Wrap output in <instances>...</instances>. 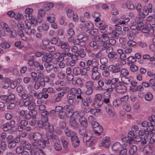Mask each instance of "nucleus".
Instances as JSON below:
<instances>
[{
    "instance_id": "1",
    "label": "nucleus",
    "mask_w": 155,
    "mask_h": 155,
    "mask_svg": "<svg viewBox=\"0 0 155 155\" xmlns=\"http://www.w3.org/2000/svg\"><path fill=\"white\" fill-rule=\"evenodd\" d=\"M33 139L34 142H33L32 145L35 147H39L42 149H44L48 143V140H44L42 134L38 132L34 133Z\"/></svg>"
},
{
    "instance_id": "2",
    "label": "nucleus",
    "mask_w": 155,
    "mask_h": 155,
    "mask_svg": "<svg viewBox=\"0 0 155 155\" xmlns=\"http://www.w3.org/2000/svg\"><path fill=\"white\" fill-rule=\"evenodd\" d=\"M47 137L48 140H51L53 142L54 149L57 151L62 150V146L58 137L54 134H48Z\"/></svg>"
},
{
    "instance_id": "3",
    "label": "nucleus",
    "mask_w": 155,
    "mask_h": 155,
    "mask_svg": "<svg viewBox=\"0 0 155 155\" xmlns=\"http://www.w3.org/2000/svg\"><path fill=\"white\" fill-rule=\"evenodd\" d=\"M100 41L101 37L99 35H95L92 41L89 43V45L94 50H99Z\"/></svg>"
},
{
    "instance_id": "4",
    "label": "nucleus",
    "mask_w": 155,
    "mask_h": 155,
    "mask_svg": "<svg viewBox=\"0 0 155 155\" xmlns=\"http://www.w3.org/2000/svg\"><path fill=\"white\" fill-rule=\"evenodd\" d=\"M103 99L100 94H96L94 99V106L95 108H98L103 104Z\"/></svg>"
},
{
    "instance_id": "5",
    "label": "nucleus",
    "mask_w": 155,
    "mask_h": 155,
    "mask_svg": "<svg viewBox=\"0 0 155 155\" xmlns=\"http://www.w3.org/2000/svg\"><path fill=\"white\" fill-rule=\"evenodd\" d=\"M122 66L119 63H116L114 65H111L109 66L108 69L113 73H116L120 72V69Z\"/></svg>"
},
{
    "instance_id": "6",
    "label": "nucleus",
    "mask_w": 155,
    "mask_h": 155,
    "mask_svg": "<svg viewBox=\"0 0 155 155\" xmlns=\"http://www.w3.org/2000/svg\"><path fill=\"white\" fill-rule=\"evenodd\" d=\"M119 84L117 85L115 88L116 91L120 94H123L125 93L127 91V87L121 82L120 81L119 82Z\"/></svg>"
},
{
    "instance_id": "7",
    "label": "nucleus",
    "mask_w": 155,
    "mask_h": 155,
    "mask_svg": "<svg viewBox=\"0 0 155 155\" xmlns=\"http://www.w3.org/2000/svg\"><path fill=\"white\" fill-rule=\"evenodd\" d=\"M6 141L8 144V147L9 148H12L15 147L16 144L14 141L13 136L10 135L6 137Z\"/></svg>"
},
{
    "instance_id": "8",
    "label": "nucleus",
    "mask_w": 155,
    "mask_h": 155,
    "mask_svg": "<svg viewBox=\"0 0 155 155\" xmlns=\"http://www.w3.org/2000/svg\"><path fill=\"white\" fill-rule=\"evenodd\" d=\"M148 7L145 6L142 10L141 16L143 18H144L145 16L147 15L149 12L151 13L152 12V5L150 3L148 4Z\"/></svg>"
},
{
    "instance_id": "9",
    "label": "nucleus",
    "mask_w": 155,
    "mask_h": 155,
    "mask_svg": "<svg viewBox=\"0 0 155 155\" xmlns=\"http://www.w3.org/2000/svg\"><path fill=\"white\" fill-rule=\"evenodd\" d=\"M69 124L70 127L73 129L78 130L79 127L78 124V123L74 117L71 118L69 120Z\"/></svg>"
},
{
    "instance_id": "10",
    "label": "nucleus",
    "mask_w": 155,
    "mask_h": 155,
    "mask_svg": "<svg viewBox=\"0 0 155 155\" xmlns=\"http://www.w3.org/2000/svg\"><path fill=\"white\" fill-rule=\"evenodd\" d=\"M33 9L31 8H27L25 10V13L23 18L27 20H31L32 18V13Z\"/></svg>"
},
{
    "instance_id": "11",
    "label": "nucleus",
    "mask_w": 155,
    "mask_h": 155,
    "mask_svg": "<svg viewBox=\"0 0 155 155\" xmlns=\"http://www.w3.org/2000/svg\"><path fill=\"white\" fill-rule=\"evenodd\" d=\"M48 121L39 120L37 122V125L39 127L48 129L49 126V124Z\"/></svg>"
},
{
    "instance_id": "12",
    "label": "nucleus",
    "mask_w": 155,
    "mask_h": 155,
    "mask_svg": "<svg viewBox=\"0 0 155 155\" xmlns=\"http://www.w3.org/2000/svg\"><path fill=\"white\" fill-rule=\"evenodd\" d=\"M72 144L74 147L78 146L80 144V140L78 137L75 134H73L71 137Z\"/></svg>"
},
{
    "instance_id": "13",
    "label": "nucleus",
    "mask_w": 155,
    "mask_h": 155,
    "mask_svg": "<svg viewBox=\"0 0 155 155\" xmlns=\"http://www.w3.org/2000/svg\"><path fill=\"white\" fill-rule=\"evenodd\" d=\"M61 48L63 50V53L69 52L70 50V46L68 43L61 41L60 42Z\"/></svg>"
},
{
    "instance_id": "14",
    "label": "nucleus",
    "mask_w": 155,
    "mask_h": 155,
    "mask_svg": "<svg viewBox=\"0 0 155 155\" xmlns=\"http://www.w3.org/2000/svg\"><path fill=\"white\" fill-rule=\"evenodd\" d=\"M74 56L73 54L71 52L64 53V58L63 60V61L65 63L66 65H67L68 62H70L71 59L73 58Z\"/></svg>"
},
{
    "instance_id": "15",
    "label": "nucleus",
    "mask_w": 155,
    "mask_h": 155,
    "mask_svg": "<svg viewBox=\"0 0 155 155\" xmlns=\"http://www.w3.org/2000/svg\"><path fill=\"white\" fill-rule=\"evenodd\" d=\"M143 151V155H152L153 152L152 148L150 145H147L144 147Z\"/></svg>"
},
{
    "instance_id": "16",
    "label": "nucleus",
    "mask_w": 155,
    "mask_h": 155,
    "mask_svg": "<svg viewBox=\"0 0 155 155\" xmlns=\"http://www.w3.org/2000/svg\"><path fill=\"white\" fill-rule=\"evenodd\" d=\"M106 110L110 117H114L115 116V113L111 104H107L106 107Z\"/></svg>"
},
{
    "instance_id": "17",
    "label": "nucleus",
    "mask_w": 155,
    "mask_h": 155,
    "mask_svg": "<svg viewBox=\"0 0 155 155\" xmlns=\"http://www.w3.org/2000/svg\"><path fill=\"white\" fill-rule=\"evenodd\" d=\"M85 113L83 111H76L74 112V116H75L76 119L79 121L84 118H86L84 117Z\"/></svg>"
},
{
    "instance_id": "18",
    "label": "nucleus",
    "mask_w": 155,
    "mask_h": 155,
    "mask_svg": "<svg viewBox=\"0 0 155 155\" xmlns=\"http://www.w3.org/2000/svg\"><path fill=\"white\" fill-rule=\"evenodd\" d=\"M76 96L75 94H74L70 90L69 94L67 95V99L68 101L70 104H72L74 102V100L76 99Z\"/></svg>"
},
{
    "instance_id": "19",
    "label": "nucleus",
    "mask_w": 155,
    "mask_h": 155,
    "mask_svg": "<svg viewBox=\"0 0 155 155\" xmlns=\"http://www.w3.org/2000/svg\"><path fill=\"white\" fill-rule=\"evenodd\" d=\"M20 146L23 149L29 150L31 149V146L30 143L27 141L23 140L20 142Z\"/></svg>"
},
{
    "instance_id": "20",
    "label": "nucleus",
    "mask_w": 155,
    "mask_h": 155,
    "mask_svg": "<svg viewBox=\"0 0 155 155\" xmlns=\"http://www.w3.org/2000/svg\"><path fill=\"white\" fill-rule=\"evenodd\" d=\"M64 54V53L63 52L62 53H57L54 55V57L57 61L62 62L63 61Z\"/></svg>"
},
{
    "instance_id": "21",
    "label": "nucleus",
    "mask_w": 155,
    "mask_h": 155,
    "mask_svg": "<svg viewBox=\"0 0 155 155\" xmlns=\"http://www.w3.org/2000/svg\"><path fill=\"white\" fill-rule=\"evenodd\" d=\"M31 155H45L44 151L41 149H39V152L35 148H31L30 151Z\"/></svg>"
},
{
    "instance_id": "22",
    "label": "nucleus",
    "mask_w": 155,
    "mask_h": 155,
    "mask_svg": "<svg viewBox=\"0 0 155 155\" xmlns=\"http://www.w3.org/2000/svg\"><path fill=\"white\" fill-rule=\"evenodd\" d=\"M151 26L150 24L145 25L141 29L142 31L145 33H149V32L152 33L151 30Z\"/></svg>"
},
{
    "instance_id": "23",
    "label": "nucleus",
    "mask_w": 155,
    "mask_h": 155,
    "mask_svg": "<svg viewBox=\"0 0 155 155\" xmlns=\"http://www.w3.org/2000/svg\"><path fill=\"white\" fill-rule=\"evenodd\" d=\"M148 120L150 121V124L151 127L150 130H153L154 129L153 126H155V115H152L149 117Z\"/></svg>"
},
{
    "instance_id": "24",
    "label": "nucleus",
    "mask_w": 155,
    "mask_h": 155,
    "mask_svg": "<svg viewBox=\"0 0 155 155\" xmlns=\"http://www.w3.org/2000/svg\"><path fill=\"white\" fill-rule=\"evenodd\" d=\"M110 94V93L105 92L104 94V99H103V104L104 103L106 104H109Z\"/></svg>"
},
{
    "instance_id": "25",
    "label": "nucleus",
    "mask_w": 155,
    "mask_h": 155,
    "mask_svg": "<svg viewBox=\"0 0 155 155\" xmlns=\"http://www.w3.org/2000/svg\"><path fill=\"white\" fill-rule=\"evenodd\" d=\"M41 115L42 116L41 120L48 121V117L50 115V113L47 111L45 110L42 111Z\"/></svg>"
},
{
    "instance_id": "26",
    "label": "nucleus",
    "mask_w": 155,
    "mask_h": 155,
    "mask_svg": "<svg viewBox=\"0 0 155 155\" xmlns=\"http://www.w3.org/2000/svg\"><path fill=\"white\" fill-rule=\"evenodd\" d=\"M94 133L97 136L101 135L103 131V129L101 126H100L99 127L93 129Z\"/></svg>"
},
{
    "instance_id": "27",
    "label": "nucleus",
    "mask_w": 155,
    "mask_h": 155,
    "mask_svg": "<svg viewBox=\"0 0 155 155\" xmlns=\"http://www.w3.org/2000/svg\"><path fill=\"white\" fill-rule=\"evenodd\" d=\"M122 147L121 145L119 142L114 143L112 146V150L114 151H118Z\"/></svg>"
},
{
    "instance_id": "28",
    "label": "nucleus",
    "mask_w": 155,
    "mask_h": 155,
    "mask_svg": "<svg viewBox=\"0 0 155 155\" xmlns=\"http://www.w3.org/2000/svg\"><path fill=\"white\" fill-rule=\"evenodd\" d=\"M44 66L46 68V70L48 73H49L54 68V65L51 64L49 62H45L44 64Z\"/></svg>"
},
{
    "instance_id": "29",
    "label": "nucleus",
    "mask_w": 155,
    "mask_h": 155,
    "mask_svg": "<svg viewBox=\"0 0 155 155\" xmlns=\"http://www.w3.org/2000/svg\"><path fill=\"white\" fill-rule=\"evenodd\" d=\"M108 45V44L107 43L105 42L104 41H103V39L101 37V41H100V42L99 49L101 47L103 46L102 48V51L105 50L109 47Z\"/></svg>"
},
{
    "instance_id": "30",
    "label": "nucleus",
    "mask_w": 155,
    "mask_h": 155,
    "mask_svg": "<svg viewBox=\"0 0 155 155\" xmlns=\"http://www.w3.org/2000/svg\"><path fill=\"white\" fill-rule=\"evenodd\" d=\"M137 150V147L134 145L131 146L129 150V153L130 155H136L137 154L136 151Z\"/></svg>"
},
{
    "instance_id": "31",
    "label": "nucleus",
    "mask_w": 155,
    "mask_h": 155,
    "mask_svg": "<svg viewBox=\"0 0 155 155\" xmlns=\"http://www.w3.org/2000/svg\"><path fill=\"white\" fill-rule=\"evenodd\" d=\"M86 55V53L83 49L81 48L79 49L75 56L76 57L80 56L81 58H84Z\"/></svg>"
},
{
    "instance_id": "32",
    "label": "nucleus",
    "mask_w": 155,
    "mask_h": 155,
    "mask_svg": "<svg viewBox=\"0 0 155 155\" xmlns=\"http://www.w3.org/2000/svg\"><path fill=\"white\" fill-rule=\"evenodd\" d=\"M81 101L84 106H88L89 105V104L91 102L92 100L90 97H87L85 98H83Z\"/></svg>"
},
{
    "instance_id": "33",
    "label": "nucleus",
    "mask_w": 155,
    "mask_h": 155,
    "mask_svg": "<svg viewBox=\"0 0 155 155\" xmlns=\"http://www.w3.org/2000/svg\"><path fill=\"white\" fill-rule=\"evenodd\" d=\"M48 94H44L41 92L38 93H37L35 97H36L37 99H42L43 98H44L45 99H46L48 98Z\"/></svg>"
},
{
    "instance_id": "34",
    "label": "nucleus",
    "mask_w": 155,
    "mask_h": 155,
    "mask_svg": "<svg viewBox=\"0 0 155 155\" xmlns=\"http://www.w3.org/2000/svg\"><path fill=\"white\" fill-rule=\"evenodd\" d=\"M81 127H82L87 128L88 126V123L87 119L84 118L79 121Z\"/></svg>"
},
{
    "instance_id": "35",
    "label": "nucleus",
    "mask_w": 155,
    "mask_h": 155,
    "mask_svg": "<svg viewBox=\"0 0 155 155\" xmlns=\"http://www.w3.org/2000/svg\"><path fill=\"white\" fill-rule=\"evenodd\" d=\"M107 57L110 59L116 60L118 58L119 56L116 52L113 51L109 54H108Z\"/></svg>"
},
{
    "instance_id": "36",
    "label": "nucleus",
    "mask_w": 155,
    "mask_h": 155,
    "mask_svg": "<svg viewBox=\"0 0 155 155\" xmlns=\"http://www.w3.org/2000/svg\"><path fill=\"white\" fill-rule=\"evenodd\" d=\"M119 79L118 78H113L111 80V87H112V88H115L117 85V83Z\"/></svg>"
},
{
    "instance_id": "37",
    "label": "nucleus",
    "mask_w": 155,
    "mask_h": 155,
    "mask_svg": "<svg viewBox=\"0 0 155 155\" xmlns=\"http://www.w3.org/2000/svg\"><path fill=\"white\" fill-rule=\"evenodd\" d=\"M153 98V95L150 93L148 92L144 96L145 100L148 101H151Z\"/></svg>"
},
{
    "instance_id": "38",
    "label": "nucleus",
    "mask_w": 155,
    "mask_h": 155,
    "mask_svg": "<svg viewBox=\"0 0 155 155\" xmlns=\"http://www.w3.org/2000/svg\"><path fill=\"white\" fill-rule=\"evenodd\" d=\"M120 75L124 77H126L129 74V72L126 68H120Z\"/></svg>"
},
{
    "instance_id": "39",
    "label": "nucleus",
    "mask_w": 155,
    "mask_h": 155,
    "mask_svg": "<svg viewBox=\"0 0 155 155\" xmlns=\"http://www.w3.org/2000/svg\"><path fill=\"white\" fill-rule=\"evenodd\" d=\"M97 26L100 28V29L101 30H104L107 27L105 23L102 21L97 24Z\"/></svg>"
},
{
    "instance_id": "40",
    "label": "nucleus",
    "mask_w": 155,
    "mask_h": 155,
    "mask_svg": "<svg viewBox=\"0 0 155 155\" xmlns=\"http://www.w3.org/2000/svg\"><path fill=\"white\" fill-rule=\"evenodd\" d=\"M4 131H9L11 129V127H9L7 123L4 124L2 125L0 127Z\"/></svg>"
},
{
    "instance_id": "41",
    "label": "nucleus",
    "mask_w": 155,
    "mask_h": 155,
    "mask_svg": "<svg viewBox=\"0 0 155 155\" xmlns=\"http://www.w3.org/2000/svg\"><path fill=\"white\" fill-rule=\"evenodd\" d=\"M68 107H69V106H67V109L66 111V114L67 117H70L72 115H74V113L72 108L69 109L68 108Z\"/></svg>"
},
{
    "instance_id": "42",
    "label": "nucleus",
    "mask_w": 155,
    "mask_h": 155,
    "mask_svg": "<svg viewBox=\"0 0 155 155\" xmlns=\"http://www.w3.org/2000/svg\"><path fill=\"white\" fill-rule=\"evenodd\" d=\"M58 116L59 118L61 120H65L67 117L66 112L63 110L58 114Z\"/></svg>"
},
{
    "instance_id": "43",
    "label": "nucleus",
    "mask_w": 155,
    "mask_h": 155,
    "mask_svg": "<svg viewBox=\"0 0 155 155\" xmlns=\"http://www.w3.org/2000/svg\"><path fill=\"white\" fill-rule=\"evenodd\" d=\"M0 99L1 101L5 104H8L9 103V99L7 95H2L0 96Z\"/></svg>"
},
{
    "instance_id": "44",
    "label": "nucleus",
    "mask_w": 155,
    "mask_h": 155,
    "mask_svg": "<svg viewBox=\"0 0 155 155\" xmlns=\"http://www.w3.org/2000/svg\"><path fill=\"white\" fill-rule=\"evenodd\" d=\"M150 123L146 121H144L141 123V125L143 127H147V130L149 131H151L150 130V129L151 128V126L150 125Z\"/></svg>"
},
{
    "instance_id": "45",
    "label": "nucleus",
    "mask_w": 155,
    "mask_h": 155,
    "mask_svg": "<svg viewBox=\"0 0 155 155\" xmlns=\"http://www.w3.org/2000/svg\"><path fill=\"white\" fill-rule=\"evenodd\" d=\"M81 68L79 67L74 68L73 70V72L75 75H78L81 74Z\"/></svg>"
},
{
    "instance_id": "46",
    "label": "nucleus",
    "mask_w": 155,
    "mask_h": 155,
    "mask_svg": "<svg viewBox=\"0 0 155 155\" xmlns=\"http://www.w3.org/2000/svg\"><path fill=\"white\" fill-rule=\"evenodd\" d=\"M0 45L1 48L5 49H8L11 46V45L6 41L2 43Z\"/></svg>"
},
{
    "instance_id": "47",
    "label": "nucleus",
    "mask_w": 155,
    "mask_h": 155,
    "mask_svg": "<svg viewBox=\"0 0 155 155\" xmlns=\"http://www.w3.org/2000/svg\"><path fill=\"white\" fill-rule=\"evenodd\" d=\"M109 34L110 35H111L112 37L115 39H117L120 35V34L114 30H113L112 31L109 33Z\"/></svg>"
},
{
    "instance_id": "48",
    "label": "nucleus",
    "mask_w": 155,
    "mask_h": 155,
    "mask_svg": "<svg viewBox=\"0 0 155 155\" xmlns=\"http://www.w3.org/2000/svg\"><path fill=\"white\" fill-rule=\"evenodd\" d=\"M100 75L101 74L99 72L91 73V78L93 80H97L100 78Z\"/></svg>"
},
{
    "instance_id": "49",
    "label": "nucleus",
    "mask_w": 155,
    "mask_h": 155,
    "mask_svg": "<svg viewBox=\"0 0 155 155\" xmlns=\"http://www.w3.org/2000/svg\"><path fill=\"white\" fill-rule=\"evenodd\" d=\"M98 61H97L96 59H93L92 60H88L86 62V65L87 66H91L92 65L93 63H95L96 64H98Z\"/></svg>"
},
{
    "instance_id": "50",
    "label": "nucleus",
    "mask_w": 155,
    "mask_h": 155,
    "mask_svg": "<svg viewBox=\"0 0 155 155\" xmlns=\"http://www.w3.org/2000/svg\"><path fill=\"white\" fill-rule=\"evenodd\" d=\"M127 60L130 62L128 63V64L130 65V64H133V63L136 62L137 61L136 58L133 56H130L128 57L127 58Z\"/></svg>"
},
{
    "instance_id": "51",
    "label": "nucleus",
    "mask_w": 155,
    "mask_h": 155,
    "mask_svg": "<svg viewBox=\"0 0 155 155\" xmlns=\"http://www.w3.org/2000/svg\"><path fill=\"white\" fill-rule=\"evenodd\" d=\"M129 98V96L128 95H126L122 97L120 99V101H116V102H119V104H117V106L120 105L121 104L122 102L127 101Z\"/></svg>"
},
{
    "instance_id": "52",
    "label": "nucleus",
    "mask_w": 155,
    "mask_h": 155,
    "mask_svg": "<svg viewBox=\"0 0 155 155\" xmlns=\"http://www.w3.org/2000/svg\"><path fill=\"white\" fill-rule=\"evenodd\" d=\"M94 83L92 81H87L85 84V87L86 88H93L94 87Z\"/></svg>"
},
{
    "instance_id": "53",
    "label": "nucleus",
    "mask_w": 155,
    "mask_h": 155,
    "mask_svg": "<svg viewBox=\"0 0 155 155\" xmlns=\"http://www.w3.org/2000/svg\"><path fill=\"white\" fill-rule=\"evenodd\" d=\"M92 137V136L89 135L88 134H87L83 137V141L84 142H87L88 143Z\"/></svg>"
},
{
    "instance_id": "54",
    "label": "nucleus",
    "mask_w": 155,
    "mask_h": 155,
    "mask_svg": "<svg viewBox=\"0 0 155 155\" xmlns=\"http://www.w3.org/2000/svg\"><path fill=\"white\" fill-rule=\"evenodd\" d=\"M70 90L74 94H75V93H76L78 95H80L81 93V89L80 88L76 89V88L73 87L71 88Z\"/></svg>"
},
{
    "instance_id": "55",
    "label": "nucleus",
    "mask_w": 155,
    "mask_h": 155,
    "mask_svg": "<svg viewBox=\"0 0 155 155\" xmlns=\"http://www.w3.org/2000/svg\"><path fill=\"white\" fill-rule=\"evenodd\" d=\"M77 59H74V57L73 58L71 59V60L70 61V62H68L67 65H68L71 67H73L75 66L76 64V61Z\"/></svg>"
},
{
    "instance_id": "56",
    "label": "nucleus",
    "mask_w": 155,
    "mask_h": 155,
    "mask_svg": "<svg viewBox=\"0 0 155 155\" xmlns=\"http://www.w3.org/2000/svg\"><path fill=\"white\" fill-rule=\"evenodd\" d=\"M64 133L66 136L68 137H71L73 134H74V133L72 132L70 129H69L68 127H67L64 130Z\"/></svg>"
},
{
    "instance_id": "57",
    "label": "nucleus",
    "mask_w": 155,
    "mask_h": 155,
    "mask_svg": "<svg viewBox=\"0 0 155 155\" xmlns=\"http://www.w3.org/2000/svg\"><path fill=\"white\" fill-rule=\"evenodd\" d=\"M34 66L36 68H39V69L41 70H43L44 69V67L38 61H35L34 62Z\"/></svg>"
},
{
    "instance_id": "58",
    "label": "nucleus",
    "mask_w": 155,
    "mask_h": 155,
    "mask_svg": "<svg viewBox=\"0 0 155 155\" xmlns=\"http://www.w3.org/2000/svg\"><path fill=\"white\" fill-rule=\"evenodd\" d=\"M84 27H86V28L89 30H92L94 28V25L93 23L90 22L86 23L84 25Z\"/></svg>"
},
{
    "instance_id": "59",
    "label": "nucleus",
    "mask_w": 155,
    "mask_h": 155,
    "mask_svg": "<svg viewBox=\"0 0 155 155\" xmlns=\"http://www.w3.org/2000/svg\"><path fill=\"white\" fill-rule=\"evenodd\" d=\"M136 21L137 23V25L138 30H139L141 29L145 25H144L142 21H138L137 20V21Z\"/></svg>"
},
{
    "instance_id": "60",
    "label": "nucleus",
    "mask_w": 155,
    "mask_h": 155,
    "mask_svg": "<svg viewBox=\"0 0 155 155\" xmlns=\"http://www.w3.org/2000/svg\"><path fill=\"white\" fill-rule=\"evenodd\" d=\"M25 31L28 35H31L35 34L36 32V30L35 29H31L30 28L28 29L26 28L25 29Z\"/></svg>"
},
{
    "instance_id": "61",
    "label": "nucleus",
    "mask_w": 155,
    "mask_h": 155,
    "mask_svg": "<svg viewBox=\"0 0 155 155\" xmlns=\"http://www.w3.org/2000/svg\"><path fill=\"white\" fill-rule=\"evenodd\" d=\"M98 66V64H96L94 66L93 65L91 71V73L99 72Z\"/></svg>"
},
{
    "instance_id": "62",
    "label": "nucleus",
    "mask_w": 155,
    "mask_h": 155,
    "mask_svg": "<svg viewBox=\"0 0 155 155\" xmlns=\"http://www.w3.org/2000/svg\"><path fill=\"white\" fill-rule=\"evenodd\" d=\"M57 77L61 79H63L66 76V74L65 73L61 71L58 72L57 74Z\"/></svg>"
},
{
    "instance_id": "63",
    "label": "nucleus",
    "mask_w": 155,
    "mask_h": 155,
    "mask_svg": "<svg viewBox=\"0 0 155 155\" xmlns=\"http://www.w3.org/2000/svg\"><path fill=\"white\" fill-rule=\"evenodd\" d=\"M97 139L94 137H92L88 143L89 146H91L94 145L97 142Z\"/></svg>"
},
{
    "instance_id": "64",
    "label": "nucleus",
    "mask_w": 155,
    "mask_h": 155,
    "mask_svg": "<svg viewBox=\"0 0 155 155\" xmlns=\"http://www.w3.org/2000/svg\"><path fill=\"white\" fill-rule=\"evenodd\" d=\"M130 69L131 71L133 72H136L138 69L137 66L133 64H131Z\"/></svg>"
}]
</instances>
